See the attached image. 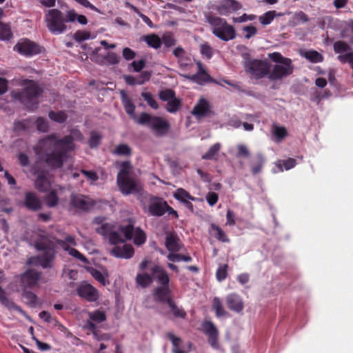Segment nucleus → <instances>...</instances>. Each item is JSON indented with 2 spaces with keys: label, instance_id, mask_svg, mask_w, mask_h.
<instances>
[{
  "label": "nucleus",
  "instance_id": "obj_10",
  "mask_svg": "<svg viewBox=\"0 0 353 353\" xmlns=\"http://www.w3.org/2000/svg\"><path fill=\"white\" fill-rule=\"evenodd\" d=\"M57 243L62 248L63 250L68 252V254L80 260L82 262H88L87 259L78 250L73 248L77 245V242L73 236L68 235L65 238L64 240H57Z\"/></svg>",
  "mask_w": 353,
  "mask_h": 353
},
{
  "label": "nucleus",
  "instance_id": "obj_30",
  "mask_svg": "<svg viewBox=\"0 0 353 353\" xmlns=\"http://www.w3.org/2000/svg\"><path fill=\"white\" fill-rule=\"evenodd\" d=\"M12 36L10 25L0 21V40L9 41Z\"/></svg>",
  "mask_w": 353,
  "mask_h": 353
},
{
  "label": "nucleus",
  "instance_id": "obj_49",
  "mask_svg": "<svg viewBox=\"0 0 353 353\" xmlns=\"http://www.w3.org/2000/svg\"><path fill=\"white\" fill-rule=\"evenodd\" d=\"M242 31L244 34V37L246 39H250L258 33L257 28L252 25L244 26L242 28Z\"/></svg>",
  "mask_w": 353,
  "mask_h": 353
},
{
  "label": "nucleus",
  "instance_id": "obj_3",
  "mask_svg": "<svg viewBox=\"0 0 353 353\" xmlns=\"http://www.w3.org/2000/svg\"><path fill=\"white\" fill-rule=\"evenodd\" d=\"M132 166L128 161L120 164V170L117 174V183L120 191L125 195L139 192L141 190L139 181L131 177Z\"/></svg>",
  "mask_w": 353,
  "mask_h": 353
},
{
  "label": "nucleus",
  "instance_id": "obj_48",
  "mask_svg": "<svg viewBox=\"0 0 353 353\" xmlns=\"http://www.w3.org/2000/svg\"><path fill=\"white\" fill-rule=\"evenodd\" d=\"M334 50L336 53L341 54L348 52L350 50V47L347 43L339 41L334 43Z\"/></svg>",
  "mask_w": 353,
  "mask_h": 353
},
{
  "label": "nucleus",
  "instance_id": "obj_39",
  "mask_svg": "<svg viewBox=\"0 0 353 353\" xmlns=\"http://www.w3.org/2000/svg\"><path fill=\"white\" fill-rule=\"evenodd\" d=\"M272 134L275 136L276 141H281L288 137V134L287 129L285 127L279 126L275 124L272 126Z\"/></svg>",
  "mask_w": 353,
  "mask_h": 353
},
{
  "label": "nucleus",
  "instance_id": "obj_5",
  "mask_svg": "<svg viewBox=\"0 0 353 353\" xmlns=\"http://www.w3.org/2000/svg\"><path fill=\"white\" fill-rule=\"evenodd\" d=\"M268 57L276 63L270 66L268 79L271 81H279L292 74L294 66L292 60L283 57L279 52L269 54Z\"/></svg>",
  "mask_w": 353,
  "mask_h": 353
},
{
  "label": "nucleus",
  "instance_id": "obj_6",
  "mask_svg": "<svg viewBox=\"0 0 353 353\" xmlns=\"http://www.w3.org/2000/svg\"><path fill=\"white\" fill-rule=\"evenodd\" d=\"M206 21L211 26L212 34L219 39L228 41L236 37L234 28L230 25L225 19L208 14Z\"/></svg>",
  "mask_w": 353,
  "mask_h": 353
},
{
  "label": "nucleus",
  "instance_id": "obj_32",
  "mask_svg": "<svg viewBox=\"0 0 353 353\" xmlns=\"http://www.w3.org/2000/svg\"><path fill=\"white\" fill-rule=\"evenodd\" d=\"M166 336L172 343L174 353H185V352L181 349V340L180 338L176 337L172 332L167 333Z\"/></svg>",
  "mask_w": 353,
  "mask_h": 353
},
{
  "label": "nucleus",
  "instance_id": "obj_17",
  "mask_svg": "<svg viewBox=\"0 0 353 353\" xmlns=\"http://www.w3.org/2000/svg\"><path fill=\"white\" fill-rule=\"evenodd\" d=\"M242 8L240 2L236 0H223L216 6V10L221 15L228 16L232 12H236Z\"/></svg>",
  "mask_w": 353,
  "mask_h": 353
},
{
  "label": "nucleus",
  "instance_id": "obj_56",
  "mask_svg": "<svg viewBox=\"0 0 353 353\" xmlns=\"http://www.w3.org/2000/svg\"><path fill=\"white\" fill-rule=\"evenodd\" d=\"M256 19V16L255 14H243L241 16L239 17H233L232 21L234 23H243L246 22L248 21H254Z\"/></svg>",
  "mask_w": 353,
  "mask_h": 353
},
{
  "label": "nucleus",
  "instance_id": "obj_1",
  "mask_svg": "<svg viewBox=\"0 0 353 353\" xmlns=\"http://www.w3.org/2000/svg\"><path fill=\"white\" fill-rule=\"evenodd\" d=\"M82 139L81 133L77 130H72L70 135L62 139H59L55 134L49 135L39 141L36 152L48 166L59 168L68 159L67 153L74 149L73 141Z\"/></svg>",
  "mask_w": 353,
  "mask_h": 353
},
{
  "label": "nucleus",
  "instance_id": "obj_14",
  "mask_svg": "<svg viewBox=\"0 0 353 353\" xmlns=\"http://www.w3.org/2000/svg\"><path fill=\"white\" fill-rule=\"evenodd\" d=\"M94 201L82 194H74L71 196L70 205L78 210L87 211L94 205Z\"/></svg>",
  "mask_w": 353,
  "mask_h": 353
},
{
  "label": "nucleus",
  "instance_id": "obj_28",
  "mask_svg": "<svg viewBox=\"0 0 353 353\" xmlns=\"http://www.w3.org/2000/svg\"><path fill=\"white\" fill-rule=\"evenodd\" d=\"M127 225H131L132 227V237L130 239H134V242L137 245H141L143 244L146 239V236L145 233L143 232V230H140L139 228H134L133 223L130 221L129 223Z\"/></svg>",
  "mask_w": 353,
  "mask_h": 353
},
{
  "label": "nucleus",
  "instance_id": "obj_57",
  "mask_svg": "<svg viewBox=\"0 0 353 353\" xmlns=\"http://www.w3.org/2000/svg\"><path fill=\"white\" fill-rule=\"evenodd\" d=\"M212 228L216 232V238L223 242H229V239L227 237L225 232L217 225H212Z\"/></svg>",
  "mask_w": 353,
  "mask_h": 353
},
{
  "label": "nucleus",
  "instance_id": "obj_44",
  "mask_svg": "<svg viewBox=\"0 0 353 353\" xmlns=\"http://www.w3.org/2000/svg\"><path fill=\"white\" fill-rule=\"evenodd\" d=\"M303 57L313 63H319L323 61V56L315 50H307L303 53Z\"/></svg>",
  "mask_w": 353,
  "mask_h": 353
},
{
  "label": "nucleus",
  "instance_id": "obj_12",
  "mask_svg": "<svg viewBox=\"0 0 353 353\" xmlns=\"http://www.w3.org/2000/svg\"><path fill=\"white\" fill-rule=\"evenodd\" d=\"M54 243L50 241L47 245L42 246L41 243L37 244L39 250H44L43 253L38 257L39 263L44 268L50 267L51 262L54 257V251L53 249Z\"/></svg>",
  "mask_w": 353,
  "mask_h": 353
},
{
  "label": "nucleus",
  "instance_id": "obj_21",
  "mask_svg": "<svg viewBox=\"0 0 353 353\" xmlns=\"http://www.w3.org/2000/svg\"><path fill=\"white\" fill-rule=\"evenodd\" d=\"M110 253L117 258L130 259L134 254V249L131 245L115 246L111 250Z\"/></svg>",
  "mask_w": 353,
  "mask_h": 353
},
{
  "label": "nucleus",
  "instance_id": "obj_58",
  "mask_svg": "<svg viewBox=\"0 0 353 353\" xmlns=\"http://www.w3.org/2000/svg\"><path fill=\"white\" fill-rule=\"evenodd\" d=\"M175 97V93L173 90L170 89H167L165 90H163L160 92L159 93V98L163 101H169L170 99H172L173 97Z\"/></svg>",
  "mask_w": 353,
  "mask_h": 353
},
{
  "label": "nucleus",
  "instance_id": "obj_13",
  "mask_svg": "<svg viewBox=\"0 0 353 353\" xmlns=\"http://www.w3.org/2000/svg\"><path fill=\"white\" fill-rule=\"evenodd\" d=\"M77 294L90 302L97 301L99 298L98 290L87 283H82L77 288Z\"/></svg>",
  "mask_w": 353,
  "mask_h": 353
},
{
  "label": "nucleus",
  "instance_id": "obj_60",
  "mask_svg": "<svg viewBox=\"0 0 353 353\" xmlns=\"http://www.w3.org/2000/svg\"><path fill=\"white\" fill-rule=\"evenodd\" d=\"M100 50V48H95L92 52V54H91V56H90V59L99 64V65H104L105 64V62H104V57H100L98 53Z\"/></svg>",
  "mask_w": 353,
  "mask_h": 353
},
{
  "label": "nucleus",
  "instance_id": "obj_16",
  "mask_svg": "<svg viewBox=\"0 0 353 353\" xmlns=\"http://www.w3.org/2000/svg\"><path fill=\"white\" fill-rule=\"evenodd\" d=\"M191 113L197 119L209 116L212 113L210 102L204 98L199 99Z\"/></svg>",
  "mask_w": 353,
  "mask_h": 353
},
{
  "label": "nucleus",
  "instance_id": "obj_46",
  "mask_svg": "<svg viewBox=\"0 0 353 353\" xmlns=\"http://www.w3.org/2000/svg\"><path fill=\"white\" fill-rule=\"evenodd\" d=\"M123 103L126 112L137 122L138 118L134 114L135 106L134 104L125 97L123 99Z\"/></svg>",
  "mask_w": 353,
  "mask_h": 353
},
{
  "label": "nucleus",
  "instance_id": "obj_31",
  "mask_svg": "<svg viewBox=\"0 0 353 353\" xmlns=\"http://www.w3.org/2000/svg\"><path fill=\"white\" fill-rule=\"evenodd\" d=\"M276 15L280 17L281 14H277L275 10L268 11L259 17V21L262 26H268L272 22Z\"/></svg>",
  "mask_w": 353,
  "mask_h": 353
},
{
  "label": "nucleus",
  "instance_id": "obj_22",
  "mask_svg": "<svg viewBox=\"0 0 353 353\" xmlns=\"http://www.w3.org/2000/svg\"><path fill=\"white\" fill-rule=\"evenodd\" d=\"M154 299L160 302H167L171 298V290L169 285H161L155 288L153 292Z\"/></svg>",
  "mask_w": 353,
  "mask_h": 353
},
{
  "label": "nucleus",
  "instance_id": "obj_63",
  "mask_svg": "<svg viewBox=\"0 0 353 353\" xmlns=\"http://www.w3.org/2000/svg\"><path fill=\"white\" fill-rule=\"evenodd\" d=\"M151 77V73L148 71H143L140 74L136 77L137 83L138 85H142L145 82L149 81Z\"/></svg>",
  "mask_w": 353,
  "mask_h": 353
},
{
  "label": "nucleus",
  "instance_id": "obj_29",
  "mask_svg": "<svg viewBox=\"0 0 353 353\" xmlns=\"http://www.w3.org/2000/svg\"><path fill=\"white\" fill-rule=\"evenodd\" d=\"M35 188L40 192H46L50 188V183L43 173L38 174L34 182Z\"/></svg>",
  "mask_w": 353,
  "mask_h": 353
},
{
  "label": "nucleus",
  "instance_id": "obj_24",
  "mask_svg": "<svg viewBox=\"0 0 353 353\" xmlns=\"http://www.w3.org/2000/svg\"><path fill=\"white\" fill-rule=\"evenodd\" d=\"M24 204L28 209L36 211L41 208V202L39 197L33 192L26 194Z\"/></svg>",
  "mask_w": 353,
  "mask_h": 353
},
{
  "label": "nucleus",
  "instance_id": "obj_27",
  "mask_svg": "<svg viewBox=\"0 0 353 353\" xmlns=\"http://www.w3.org/2000/svg\"><path fill=\"white\" fill-rule=\"evenodd\" d=\"M0 302L2 305L6 307L8 310H17L22 314H25V312L17 305H15L12 301L9 300L6 296L4 290L0 287Z\"/></svg>",
  "mask_w": 353,
  "mask_h": 353
},
{
  "label": "nucleus",
  "instance_id": "obj_26",
  "mask_svg": "<svg viewBox=\"0 0 353 353\" xmlns=\"http://www.w3.org/2000/svg\"><path fill=\"white\" fill-rule=\"evenodd\" d=\"M152 272L154 278L161 285H169L170 278L168 274L161 266H154Z\"/></svg>",
  "mask_w": 353,
  "mask_h": 353
},
{
  "label": "nucleus",
  "instance_id": "obj_38",
  "mask_svg": "<svg viewBox=\"0 0 353 353\" xmlns=\"http://www.w3.org/2000/svg\"><path fill=\"white\" fill-rule=\"evenodd\" d=\"M174 197L183 203L188 200L194 201L196 199L192 196L187 191L182 188H179L174 193Z\"/></svg>",
  "mask_w": 353,
  "mask_h": 353
},
{
  "label": "nucleus",
  "instance_id": "obj_33",
  "mask_svg": "<svg viewBox=\"0 0 353 353\" xmlns=\"http://www.w3.org/2000/svg\"><path fill=\"white\" fill-rule=\"evenodd\" d=\"M221 148V144L219 143H216L215 144L212 145L208 150L202 156L203 159H216V154L220 151Z\"/></svg>",
  "mask_w": 353,
  "mask_h": 353
},
{
  "label": "nucleus",
  "instance_id": "obj_36",
  "mask_svg": "<svg viewBox=\"0 0 353 353\" xmlns=\"http://www.w3.org/2000/svg\"><path fill=\"white\" fill-rule=\"evenodd\" d=\"M136 283L141 288H146L152 283V278L147 273L138 274L136 276Z\"/></svg>",
  "mask_w": 353,
  "mask_h": 353
},
{
  "label": "nucleus",
  "instance_id": "obj_37",
  "mask_svg": "<svg viewBox=\"0 0 353 353\" xmlns=\"http://www.w3.org/2000/svg\"><path fill=\"white\" fill-rule=\"evenodd\" d=\"M296 164V160L293 158H289L286 160H279L275 163L276 166L280 172H283V167H284L286 170H288L294 168Z\"/></svg>",
  "mask_w": 353,
  "mask_h": 353
},
{
  "label": "nucleus",
  "instance_id": "obj_41",
  "mask_svg": "<svg viewBox=\"0 0 353 353\" xmlns=\"http://www.w3.org/2000/svg\"><path fill=\"white\" fill-rule=\"evenodd\" d=\"M181 105V100L174 97L167 102L165 109L170 113H175L179 110Z\"/></svg>",
  "mask_w": 353,
  "mask_h": 353
},
{
  "label": "nucleus",
  "instance_id": "obj_7",
  "mask_svg": "<svg viewBox=\"0 0 353 353\" xmlns=\"http://www.w3.org/2000/svg\"><path fill=\"white\" fill-rule=\"evenodd\" d=\"M137 123L141 125H146L157 136L165 135L169 130V123L161 117L152 116L148 113H141Z\"/></svg>",
  "mask_w": 353,
  "mask_h": 353
},
{
  "label": "nucleus",
  "instance_id": "obj_43",
  "mask_svg": "<svg viewBox=\"0 0 353 353\" xmlns=\"http://www.w3.org/2000/svg\"><path fill=\"white\" fill-rule=\"evenodd\" d=\"M264 159L263 155L258 154L251 166L253 174H256L261 171Z\"/></svg>",
  "mask_w": 353,
  "mask_h": 353
},
{
  "label": "nucleus",
  "instance_id": "obj_61",
  "mask_svg": "<svg viewBox=\"0 0 353 353\" xmlns=\"http://www.w3.org/2000/svg\"><path fill=\"white\" fill-rule=\"evenodd\" d=\"M237 154H236V157L239 158V157H244V158H248L250 153V151L248 148V147L243 144H239L237 145Z\"/></svg>",
  "mask_w": 353,
  "mask_h": 353
},
{
  "label": "nucleus",
  "instance_id": "obj_52",
  "mask_svg": "<svg viewBox=\"0 0 353 353\" xmlns=\"http://www.w3.org/2000/svg\"><path fill=\"white\" fill-rule=\"evenodd\" d=\"M89 317L92 321L101 323L106 319L105 314L104 312L96 310L89 314Z\"/></svg>",
  "mask_w": 353,
  "mask_h": 353
},
{
  "label": "nucleus",
  "instance_id": "obj_53",
  "mask_svg": "<svg viewBox=\"0 0 353 353\" xmlns=\"http://www.w3.org/2000/svg\"><path fill=\"white\" fill-rule=\"evenodd\" d=\"M168 259L171 262H179L181 261L189 262L191 261L192 258L190 256H184L181 254H176L170 253L168 256Z\"/></svg>",
  "mask_w": 353,
  "mask_h": 353
},
{
  "label": "nucleus",
  "instance_id": "obj_18",
  "mask_svg": "<svg viewBox=\"0 0 353 353\" xmlns=\"http://www.w3.org/2000/svg\"><path fill=\"white\" fill-rule=\"evenodd\" d=\"M198 70L196 74L192 75H183L185 79H188L192 81H194L199 84H203L206 82L210 81L211 78L208 73L206 72L205 68L201 62L196 63Z\"/></svg>",
  "mask_w": 353,
  "mask_h": 353
},
{
  "label": "nucleus",
  "instance_id": "obj_11",
  "mask_svg": "<svg viewBox=\"0 0 353 353\" xmlns=\"http://www.w3.org/2000/svg\"><path fill=\"white\" fill-rule=\"evenodd\" d=\"M14 50L24 56H33L41 52L39 46L28 39L19 41L14 46Z\"/></svg>",
  "mask_w": 353,
  "mask_h": 353
},
{
  "label": "nucleus",
  "instance_id": "obj_25",
  "mask_svg": "<svg viewBox=\"0 0 353 353\" xmlns=\"http://www.w3.org/2000/svg\"><path fill=\"white\" fill-rule=\"evenodd\" d=\"M226 303L229 309L236 312H241L243 307L240 296L235 294H229L226 297Z\"/></svg>",
  "mask_w": 353,
  "mask_h": 353
},
{
  "label": "nucleus",
  "instance_id": "obj_4",
  "mask_svg": "<svg viewBox=\"0 0 353 353\" xmlns=\"http://www.w3.org/2000/svg\"><path fill=\"white\" fill-rule=\"evenodd\" d=\"M131 225L117 227L111 223H105L101 226L94 228L95 231L104 237L109 238L111 244H117L125 242L132 237Z\"/></svg>",
  "mask_w": 353,
  "mask_h": 353
},
{
  "label": "nucleus",
  "instance_id": "obj_19",
  "mask_svg": "<svg viewBox=\"0 0 353 353\" xmlns=\"http://www.w3.org/2000/svg\"><path fill=\"white\" fill-rule=\"evenodd\" d=\"M166 208H168V203L165 201L154 198L150 201L148 212L151 215L160 216L165 212Z\"/></svg>",
  "mask_w": 353,
  "mask_h": 353
},
{
  "label": "nucleus",
  "instance_id": "obj_62",
  "mask_svg": "<svg viewBox=\"0 0 353 353\" xmlns=\"http://www.w3.org/2000/svg\"><path fill=\"white\" fill-rule=\"evenodd\" d=\"M201 53L208 59H210L213 54L212 48L208 43H203L200 46Z\"/></svg>",
  "mask_w": 353,
  "mask_h": 353
},
{
  "label": "nucleus",
  "instance_id": "obj_64",
  "mask_svg": "<svg viewBox=\"0 0 353 353\" xmlns=\"http://www.w3.org/2000/svg\"><path fill=\"white\" fill-rule=\"evenodd\" d=\"M227 269L228 265H223L220 266L216 273V279L218 281H221L224 280L227 276Z\"/></svg>",
  "mask_w": 353,
  "mask_h": 353
},
{
  "label": "nucleus",
  "instance_id": "obj_34",
  "mask_svg": "<svg viewBox=\"0 0 353 353\" xmlns=\"http://www.w3.org/2000/svg\"><path fill=\"white\" fill-rule=\"evenodd\" d=\"M90 274L92 277L96 279L98 282H99L103 285H107L110 283L109 280L108 279V275L107 273H103L98 270L92 269L90 270Z\"/></svg>",
  "mask_w": 353,
  "mask_h": 353
},
{
  "label": "nucleus",
  "instance_id": "obj_2",
  "mask_svg": "<svg viewBox=\"0 0 353 353\" xmlns=\"http://www.w3.org/2000/svg\"><path fill=\"white\" fill-rule=\"evenodd\" d=\"M44 19L48 30L56 35L61 34L67 30V23L77 21L81 25L88 23L86 17L79 14L74 9L67 10L65 15L57 8L50 9L46 11Z\"/></svg>",
  "mask_w": 353,
  "mask_h": 353
},
{
  "label": "nucleus",
  "instance_id": "obj_8",
  "mask_svg": "<svg viewBox=\"0 0 353 353\" xmlns=\"http://www.w3.org/2000/svg\"><path fill=\"white\" fill-rule=\"evenodd\" d=\"M40 88L32 81H28L23 91L14 94V97L19 99L27 108H34L38 103L37 97L41 94Z\"/></svg>",
  "mask_w": 353,
  "mask_h": 353
},
{
  "label": "nucleus",
  "instance_id": "obj_59",
  "mask_svg": "<svg viewBox=\"0 0 353 353\" xmlns=\"http://www.w3.org/2000/svg\"><path fill=\"white\" fill-rule=\"evenodd\" d=\"M90 38V33L85 30H78L74 35V39L78 42L89 39Z\"/></svg>",
  "mask_w": 353,
  "mask_h": 353
},
{
  "label": "nucleus",
  "instance_id": "obj_15",
  "mask_svg": "<svg viewBox=\"0 0 353 353\" xmlns=\"http://www.w3.org/2000/svg\"><path fill=\"white\" fill-rule=\"evenodd\" d=\"M40 274L33 270H28L20 276L21 286L23 290L32 288L38 284Z\"/></svg>",
  "mask_w": 353,
  "mask_h": 353
},
{
  "label": "nucleus",
  "instance_id": "obj_50",
  "mask_svg": "<svg viewBox=\"0 0 353 353\" xmlns=\"http://www.w3.org/2000/svg\"><path fill=\"white\" fill-rule=\"evenodd\" d=\"M120 57L113 52H108L104 56V62L105 64H109V65H115L117 64L119 62Z\"/></svg>",
  "mask_w": 353,
  "mask_h": 353
},
{
  "label": "nucleus",
  "instance_id": "obj_9",
  "mask_svg": "<svg viewBox=\"0 0 353 353\" xmlns=\"http://www.w3.org/2000/svg\"><path fill=\"white\" fill-rule=\"evenodd\" d=\"M270 64L267 61L254 60L249 63L246 70L254 78L261 79L269 75Z\"/></svg>",
  "mask_w": 353,
  "mask_h": 353
},
{
  "label": "nucleus",
  "instance_id": "obj_51",
  "mask_svg": "<svg viewBox=\"0 0 353 353\" xmlns=\"http://www.w3.org/2000/svg\"><path fill=\"white\" fill-rule=\"evenodd\" d=\"M141 96L152 108L155 110L158 109L159 104L151 93L143 92Z\"/></svg>",
  "mask_w": 353,
  "mask_h": 353
},
{
  "label": "nucleus",
  "instance_id": "obj_35",
  "mask_svg": "<svg viewBox=\"0 0 353 353\" xmlns=\"http://www.w3.org/2000/svg\"><path fill=\"white\" fill-rule=\"evenodd\" d=\"M170 311V313H172L174 316L176 318H185L186 316L185 312L181 307H178L176 304L174 303V301L172 299L168 300V303Z\"/></svg>",
  "mask_w": 353,
  "mask_h": 353
},
{
  "label": "nucleus",
  "instance_id": "obj_20",
  "mask_svg": "<svg viewBox=\"0 0 353 353\" xmlns=\"http://www.w3.org/2000/svg\"><path fill=\"white\" fill-rule=\"evenodd\" d=\"M204 332L208 335L209 343L214 347L218 345L217 338L219 332L212 321H205L202 325Z\"/></svg>",
  "mask_w": 353,
  "mask_h": 353
},
{
  "label": "nucleus",
  "instance_id": "obj_45",
  "mask_svg": "<svg viewBox=\"0 0 353 353\" xmlns=\"http://www.w3.org/2000/svg\"><path fill=\"white\" fill-rule=\"evenodd\" d=\"M46 205L49 208H53L57 205L59 198L54 190L50 191L44 199Z\"/></svg>",
  "mask_w": 353,
  "mask_h": 353
},
{
  "label": "nucleus",
  "instance_id": "obj_54",
  "mask_svg": "<svg viewBox=\"0 0 353 353\" xmlns=\"http://www.w3.org/2000/svg\"><path fill=\"white\" fill-rule=\"evenodd\" d=\"M49 117L51 120L58 123H63L66 119V115L62 111L57 112L51 111L49 112Z\"/></svg>",
  "mask_w": 353,
  "mask_h": 353
},
{
  "label": "nucleus",
  "instance_id": "obj_40",
  "mask_svg": "<svg viewBox=\"0 0 353 353\" xmlns=\"http://www.w3.org/2000/svg\"><path fill=\"white\" fill-rule=\"evenodd\" d=\"M212 307L215 310L217 317L228 315V313L224 310L220 299L217 297H214L213 299Z\"/></svg>",
  "mask_w": 353,
  "mask_h": 353
},
{
  "label": "nucleus",
  "instance_id": "obj_55",
  "mask_svg": "<svg viewBox=\"0 0 353 353\" xmlns=\"http://www.w3.org/2000/svg\"><path fill=\"white\" fill-rule=\"evenodd\" d=\"M131 150L126 144H120L115 147L114 154L117 155H129Z\"/></svg>",
  "mask_w": 353,
  "mask_h": 353
},
{
  "label": "nucleus",
  "instance_id": "obj_42",
  "mask_svg": "<svg viewBox=\"0 0 353 353\" xmlns=\"http://www.w3.org/2000/svg\"><path fill=\"white\" fill-rule=\"evenodd\" d=\"M144 41L147 44L153 48H159L161 46V39L156 34H150L144 37Z\"/></svg>",
  "mask_w": 353,
  "mask_h": 353
},
{
  "label": "nucleus",
  "instance_id": "obj_47",
  "mask_svg": "<svg viewBox=\"0 0 353 353\" xmlns=\"http://www.w3.org/2000/svg\"><path fill=\"white\" fill-rule=\"evenodd\" d=\"M23 296L26 300L28 304L31 306H34L37 304V296L32 292L23 290Z\"/></svg>",
  "mask_w": 353,
  "mask_h": 353
},
{
  "label": "nucleus",
  "instance_id": "obj_23",
  "mask_svg": "<svg viewBox=\"0 0 353 353\" xmlns=\"http://www.w3.org/2000/svg\"><path fill=\"white\" fill-rule=\"evenodd\" d=\"M165 245L168 251L170 252H176L181 250L182 244L177 235L170 233L167 235Z\"/></svg>",
  "mask_w": 353,
  "mask_h": 353
}]
</instances>
